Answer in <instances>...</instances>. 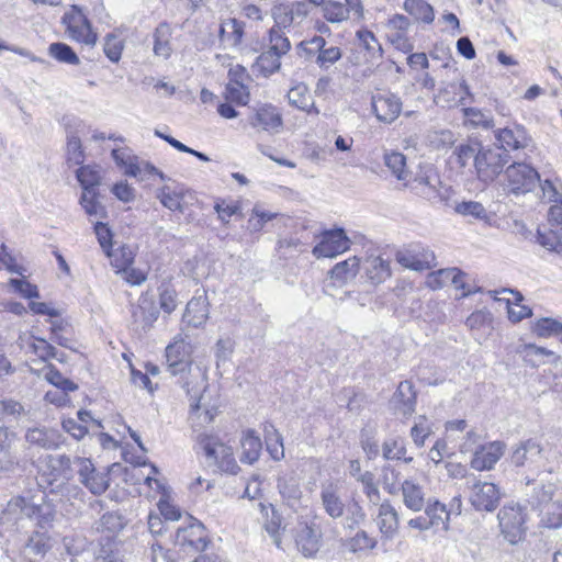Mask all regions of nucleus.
Here are the masks:
<instances>
[{
	"instance_id": "obj_40",
	"label": "nucleus",
	"mask_w": 562,
	"mask_h": 562,
	"mask_svg": "<svg viewBox=\"0 0 562 562\" xmlns=\"http://www.w3.org/2000/svg\"><path fill=\"white\" fill-rule=\"evenodd\" d=\"M366 276L375 284L391 277L390 263L380 256H371L364 262Z\"/></svg>"
},
{
	"instance_id": "obj_54",
	"label": "nucleus",
	"mask_w": 562,
	"mask_h": 562,
	"mask_svg": "<svg viewBox=\"0 0 562 562\" xmlns=\"http://www.w3.org/2000/svg\"><path fill=\"white\" fill-rule=\"evenodd\" d=\"M48 53L59 63L78 65L80 61L74 49L65 43H52L48 47Z\"/></svg>"
},
{
	"instance_id": "obj_45",
	"label": "nucleus",
	"mask_w": 562,
	"mask_h": 562,
	"mask_svg": "<svg viewBox=\"0 0 562 562\" xmlns=\"http://www.w3.org/2000/svg\"><path fill=\"white\" fill-rule=\"evenodd\" d=\"M356 37L358 40V45L366 49L372 59L382 58L383 48L373 32L364 29L359 30L356 33Z\"/></svg>"
},
{
	"instance_id": "obj_9",
	"label": "nucleus",
	"mask_w": 562,
	"mask_h": 562,
	"mask_svg": "<svg viewBox=\"0 0 562 562\" xmlns=\"http://www.w3.org/2000/svg\"><path fill=\"white\" fill-rule=\"evenodd\" d=\"M440 177L431 164H420L418 170L403 186L408 188L415 194L427 200L436 199L439 195Z\"/></svg>"
},
{
	"instance_id": "obj_64",
	"label": "nucleus",
	"mask_w": 562,
	"mask_h": 562,
	"mask_svg": "<svg viewBox=\"0 0 562 562\" xmlns=\"http://www.w3.org/2000/svg\"><path fill=\"white\" fill-rule=\"evenodd\" d=\"M44 378L55 385L58 390L61 391H75L77 390V384H75L69 379L65 378L59 371H57L54 367L47 366L44 368Z\"/></svg>"
},
{
	"instance_id": "obj_41",
	"label": "nucleus",
	"mask_w": 562,
	"mask_h": 562,
	"mask_svg": "<svg viewBox=\"0 0 562 562\" xmlns=\"http://www.w3.org/2000/svg\"><path fill=\"white\" fill-rule=\"evenodd\" d=\"M153 38H154V47H153L154 54L157 57H162L165 59L170 57V55L172 53V48L170 45V38H171L170 26L167 23H160L156 27V30L153 34Z\"/></svg>"
},
{
	"instance_id": "obj_8",
	"label": "nucleus",
	"mask_w": 562,
	"mask_h": 562,
	"mask_svg": "<svg viewBox=\"0 0 562 562\" xmlns=\"http://www.w3.org/2000/svg\"><path fill=\"white\" fill-rule=\"evenodd\" d=\"M501 532L510 543L516 544L524 539L526 515L517 504L505 505L497 515Z\"/></svg>"
},
{
	"instance_id": "obj_29",
	"label": "nucleus",
	"mask_w": 562,
	"mask_h": 562,
	"mask_svg": "<svg viewBox=\"0 0 562 562\" xmlns=\"http://www.w3.org/2000/svg\"><path fill=\"white\" fill-rule=\"evenodd\" d=\"M249 123L252 127L277 132L282 125V117L277 108L265 104L249 117Z\"/></svg>"
},
{
	"instance_id": "obj_32",
	"label": "nucleus",
	"mask_w": 562,
	"mask_h": 562,
	"mask_svg": "<svg viewBox=\"0 0 562 562\" xmlns=\"http://www.w3.org/2000/svg\"><path fill=\"white\" fill-rule=\"evenodd\" d=\"M360 270V259L357 256L337 262L329 271V277L339 285L352 281Z\"/></svg>"
},
{
	"instance_id": "obj_36",
	"label": "nucleus",
	"mask_w": 562,
	"mask_h": 562,
	"mask_svg": "<svg viewBox=\"0 0 562 562\" xmlns=\"http://www.w3.org/2000/svg\"><path fill=\"white\" fill-rule=\"evenodd\" d=\"M241 453L240 461L243 463L252 464L258 461L262 443L259 436L256 435L255 430L248 429L244 432L240 440Z\"/></svg>"
},
{
	"instance_id": "obj_47",
	"label": "nucleus",
	"mask_w": 562,
	"mask_h": 562,
	"mask_svg": "<svg viewBox=\"0 0 562 562\" xmlns=\"http://www.w3.org/2000/svg\"><path fill=\"white\" fill-rule=\"evenodd\" d=\"M80 204L90 217L103 218L105 216L106 212L99 200L97 190L82 191Z\"/></svg>"
},
{
	"instance_id": "obj_6",
	"label": "nucleus",
	"mask_w": 562,
	"mask_h": 562,
	"mask_svg": "<svg viewBox=\"0 0 562 562\" xmlns=\"http://www.w3.org/2000/svg\"><path fill=\"white\" fill-rule=\"evenodd\" d=\"M507 162L508 155L501 148L481 147L474 157V169L481 181L490 183L502 173Z\"/></svg>"
},
{
	"instance_id": "obj_16",
	"label": "nucleus",
	"mask_w": 562,
	"mask_h": 562,
	"mask_svg": "<svg viewBox=\"0 0 562 562\" xmlns=\"http://www.w3.org/2000/svg\"><path fill=\"white\" fill-rule=\"evenodd\" d=\"M409 20L403 14H395L387 20L386 38L398 50L411 53L414 49V43L408 36Z\"/></svg>"
},
{
	"instance_id": "obj_4",
	"label": "nucleus",
	"mask_w": 562,
	"mask_h": 562,
	"mask_svg": "<svg viewBox=\"0 0 562 562\" xmlns=\"http://www.w3.org/2000/svg\"><path fill=\"white\" fill-rule=\"evenodd\" d=\"M206 458L212 460L221 471L236 474L239 471L233 448L222 442L216 436L200 434L196 438Z\"/></svg>"
},
{
	"instance_id": "obj_3",
	"label": "nucleus",
	"mask_w": 562,
	"mask_h": 562,
	"mask_svg": "<svg viewBox=\"0 0 562 562\" xmlns=\"http://www.w3.org/2000/svg\"><path fill=\"white\" fill-rule=\"evenodd\" d=\"M190 381H184L183 387L190 396L189 424L196 437L201 430L211 424L217 415V404L207 395L206 372L202 368L190 371Z\"/></svg>"
},
{
	"instance_id": "obj_18",
	"label": "nucleus",
	"mask_w": 562,
	"mask_h": 562,
	"mask_svg": "<svg viewBox=\"0 0 562 562\" xmlns=\"http://www.w3.org/2000/svg\"><path fill=\"white\" fill-rule=\"evenodd\" d=\"M175 542L182 548L203 550L206 547V533L203 525L190 517L187 526L177 529Z\"/></svg>"
},
{
	"instance_id": "obj_49",
	"label": "nucleus",
	"mask_w": 562,
	"mask_h": 562,
	"mask_svg": "<svg viewBox=\"0 0 562 562\" xmlns=\"http://www.w3.org/2000/svg\"><path fill=\"white\" fill-rule=\"evenodd\" d=\"M322 13L329 23H341L349 19V9L339 1L327 0L322 7Z\"/></svg>"
},
{
	"instance_id": "obj_63",
	"label": "nucleus",
	"mask_w": 562,
	"mask_h": 562,
	"mask_svg": "<svg viewBox=\"0 0 562 562\" xmlns=\"http://www.w3.org/2000/svg\"><path fill=\"white\" fill-rule=\"evenodd\" d=\"M269 49L280 56L286 54L291 47L289 38L279 26H274L269 32Z\"/></svg>"
},
{
	"instance_id": "obj_25",
	"label": "nucleus",
	"mask_w": 562,
	"mask_h": 562,
	"mask_svg": "<svg viewBox=\"0 0 562 562\" xmlns=\"http://www.w3.org/2000/svg\"><path fill=\"white\" fill-rule=\"evenodd\" d=\"M189 190L179 183L165 184L156 191V198L170 211L184 212L186 198Z\"/></svg>"
},
{
	"instance_id": "obj_55",
	"label": "nucleus",
	"mask_w": 562,
	"mask_h": 562,
	"mask_svg": "<svg viewBox=\"0 0 562 562\" xmlns=\"http://www.w3.org/2000/svg\"><path fill=\"white\" fill-rule=\"evenodd\" d=\"M532 330L537 336L543 338L562 336V323L550 317L540 318L535 323Z\"/></svg>"
},
{
	"instance_id": "obj_20",
	"label": "nucleus",
	"mask_w": 562,
	"mask_h": 562,
	"mask_svg": "<svg viewBox=\"0 0 562 562\" xmlns=\"http://www.w3.org/2000/svg\"><path fill=\"white\" fill-rule=\"evenodd\" d=\"M396 260L402 267L414 271H425L436 266L434 251L424 247L398 252Z\"/></svg>"
},
{
	"instance_id": "obj_44",
	"label": "nucleus",
	"mask_w": 562,
	"mask_h": 562,
	"mask_svg": "<svg viewBox=\"0 0 562 562\" xmlns=\"http://www.w3.org/2000/svg\"><path fill=\"white\" fill-rule=\"evenodd\" d=\"M540 522L550 529L562 528V501L546 504L541 509Z\"/></svg>"
},
{
	"instance_id": "obj_17",
	"label": "nucleus",
	"mask_w": 562,
	"mask_h": 562,
	"mask_svg": "<svg viewBox=\"0 0 562 562\" xmlns=\"http://www.w3.org/2000/svg\"><path fill=\"white\" fill-rule=\"evenodd\" d=\"M341 484L338 480H327L321 485V502L325 513L333 519L345 514V503L340 496Z\"/></svg>"
},
{
	"instance_id": "obj_38",
	"label": "nucleus",
	"mask_w": 562,
	"mask_h": 562,
	"mask_svg": "<svg viewBox=\"0 0 562 562\" xmlns=\"http://www.w3.org/2000/svg\"><path fill=\"white\" fill-rule=\"evenodd\" d=\"M289 102L297 109L305 111L308 114L318 115L319 111L315 106L313 99L310 94L308 88L303 85H296L288 92Z\"/></svg>"
},
{
	"instance_id": "obj_30",
	"label": "nucleus",
	"mask_w": 562,
	"mask_h": 562,
	"mask_svg": "<svg viewBox=\"0 0 562 562\" xmlns=\"http://www.w3.org/2000/svg\"><path fill=\"white\" fill-rule=\"evenodd\" d=\"M25 439L29 443L44 449H56L63 442L61 434L53 428L34 427L26 431Z\"/></svg>"
},
{
	"instance_id": "obj_57",
	"label": "nucleus",
	"mask_w": 562,
	"mask_h": 562,
	"mask_svg": "<svg viewBox=\"0 0 562 562\" xmlns=\"http://www.w3.org/2000/svg\"><path fill=\"white\" fill-rule=\"evenodd\" d=\"M542 192V198L548 202L560 204L562 203V182L559 178L551 180L546 179L538 182Z\"/></svg>"
},
{
	"instance_id": "obj_7",
	"label": "nucleus",
	"mask_w": 562,
	"mask_h": 562,
	"mask_svg": "<svg viewBox=\"0 0 562 562\" xmlns=\"http://www.w3.org/2000/svg\"><path fill=\"white\" fill-rule=\"evenodd\" d=\"M112 157L115 164L124 169L126 176L134 177L139 181H145L151 176H158L161 180L166 179L161 171L148 161L140 160L137 156L133 155L130 148H115L112 150Z\"/></svg>"
},
{
	"instance_id": "obj_59",
	"label": "nucleus",
	"mask_w": 562,
	"mask_h": 562,
	"mask_svg": "<svg viewBox=\"0 0 562 562\" xmlns=\"http://www.w3.org/2000/svg\"><path fill=\"white\" fill-rule=\"evenodd\" d=\"M225 99L238 105H246L249 102L250 93L245 83L227 82Z\"/></svg>"
},
{
	"instance_id": "obj_46",
	"label": "nucleus",
	"mask_w": 562,
	"mask_h": 562,
	"mask_svg": "<svg viewBox=\"0 0 562 562\" xmlns=\"http://www.w3.org/2000/svg\"><path fill=\"white\" fill-rule=\"evenodd\" d=\"M383 457L386 460H403L405 463L413 461L412 457H405L406 447L402 438H389L382 446Z\"/></svg>"
},
{
	"instance_id": "obj_58",
	"label": "nucleus",
	"mask_w": 562,
	"mask_h": 562,
	"mask_svg": "<svg viewBox=\"0 0 562 562\" xmlns=\"http://www.w3.org/2000/svg\"><path fill=\"white\" fill-rule=\"evenodd\" d=\"M124 49V41L114 33H109L104 37L103 52L112 61L117 63L121 59Z\"/></svg>"
},
{
	"instance_id": "obj_42",
	"label": "nucleus",
	"mask_w": 562,
	"mask_h": 562,
	"mask_svg": "<svg viewBox=\"0 0 562 562\" xmlns=\"http://www.w3.org/2000/svg\"><path fill=\"white\" fill-rule=\"evenodd\" d=\"M263 432L270 457L276 461L283 459L284 448L280 432L271 424L265 425Z\"/></svg>"
},
{
	"instance_id": "obj_43",
	"label": "nucleus",
	"mask_w": 562,
	"mask_h": 562,
	"mask_svg": "<svg viewBox=\"0 0 562 562\" xmlns=\"http://www.w3.org/2000/svg\"><path fill=\"white\" fill-rule=\"evenodd\" d=\"M403 7L416 21L431 23L435 19L432 7L425 0H405Z\"/></svg>"
},
{
	"instance_id": "obj_48",
	"label": "nucleus",
	"mask_w": 562,
	"mask_h": 562,
	"mask_svg": "<svg viewBox=\"0 0 562 562\" xmlns=\"http://www.w3.org/2000/svg\"><path fill=\"white\" fill-rule=\"evenodd\" d=\"M76 176L83 191L97 190L101 181V172L98 166H82L76 171Z\"/></svg>"
},
{
	"instance_id": "obj_61",
	"label": "nucleus",
	"mask_w": 562,
	"mask_h": 562,
	"mask_svg": "<svg viewBox=\"0 0 562 562\" xmlns=\"http://www.w3.org/2000/svg\"><path fill=\"white\" fill-rule=\"evenodd\" d=\"M432 434V426L425 416H419L411 429V437L414 443L422 448L426 439Z\"/></svg>"
},
{
	"instance_id": "obj_13",
	"label": "nucleus",
	"mask_w": 562,
	"mask_h": 562,
	"mask_svg": "<svg viewBox=\"0 0 562 562\" xmlns=\"http://www.w3.org/2000/svg\"><path fill=\"white\" fill-rule=\"evenodd\" d=\"M505 175L513 193H527L540 182V175L531 166L524 162H514L507 167Z\"/></svg>"
},
{
	"instance_id": "obj_22",
	"label": "nucleus",
	"mask_w": 562,
	"mask_h": 562,
	"mask_svg": "<svg viewBox=\"0 0 562 562\" xmlns=\"http://www.w3.org/2000/svg\"><path fill=\"white\" fill-rule=\"evenodd\" d=\"M78 473L80 482L89 488L92 494L100 495L109 487V475L104 472H97L92 462L88 459H78Z\"/></svg>"
},
{
	"instance_id": "obj_35",
	"label": "nucleus",
	"mask_w": 562,
	"mask_h": 562,
	"mask_svg": "<svg viewBox=\"0 0 562 562\" xmlns=\"http://www.w3.org/2000/svg\"><path fill=\"white\" fill-rule=\"evenodd\" d=\"M378 525L381 533L391 539L398 528V514L396 509L389 503H382L379 507Z\"/></svg>"
},
{
	"instance_id": "obj_39",
	"label": "nucleus",
	"mask_w": 562,
	"mask_h": 562,
	"mask_svg": "<svg viewBox=\"0 0 562 562\" xmlns=\"http://www.w3.org/2000/svg\"><path fill=\"white\" fill-rule=\"evenodd\" d=\"M220 37L232 47L239 46L244 37V23L234 18L224 20L220 27Z\"/></svg>"
},
{
	"instance_id": "obj_26",
	"label": "nucleus",
	"mask_w": 562,
	"mask_h": 562,
	"mask_svg": "<svg viewBox=\"0 0 562 562\" xmlns=\"http://www.w3.org/2000/svg\"><path fill=\"white\" fill-rule=\"evenodd\" d=\"M401 493L404 505L413 510L420 512L427 504V493L423 485L414 479H406L401 484Z\"/></svg>"
},
{
	"instance_id": "obj_31",
	"label": "nucleus",
	"mask_w": 562,
	"mask_h": 562,
	"mask_svg": "<svg viewBox=\"0 0 562 562\" xmlns=\"http://www.w3.org/2000/svg\"><path fill=\"white\" fill-rule=\"evenodd\" d=\"M392 402L397 413L403 416H411L415 412L416 406V393L413 384L408 381L401 382L393 395Z\"/></svg>"
},
{
	"instance_id": "obj_60",
	"label": "nucleus",
	"mask_w": 562,
	"mask_h": 562,
	"mask_svg": "<svg viewBox=\"0 0 562 562\" xmlns=\"http://www.w3.org/2000/svg\"><path fill=\"white\" fill-rule=\"evenodd\" d=\"M454 276H458V268L439 269L428 273L426 284L432 290L440 289L451 283V279L456 278Z\"/></svg>"
},
{
	"instance_id": "obj_14",
	"label": "nucleus",
	"mask_w": 562,
	"mask_h": 562,
	"mask_svg": "<svg viewBox=\"0 0 562 562\" xmlns=\"http://www.w3.org/2000/svg\"><path fill=\"white\" fill-rule=\"evenodd\" d=\"M301 46L307 56H316L315 63L322 69H328L342 56L340 47L327 43L322 36H314L307 42H302Z\"/></svg>"
},
{
	"instance_id": "obj_52",
	"label": "nucleus",
	"mask_w": 562,
	"mask_h": 562,
	"mask_svg": "<svg viewBox=\"0 0 562 562\" xmlns=\"http://www.w3.org/2000/svg\"><path fill=\"white\" fill-rule=\"evenodd\" d=\"M454 210L462 216H470L484 222H488L491 217L483 204L476 201L460 202L456 205Z\"/></svg>"
},
{
	"instance_id": "obj_11",
	"label": "nucleus",
	"mask_w": 562,
	"mask_h": 562,
	"mask_svg": "<svg viewBox=\"0 0 562 562\" xmlns=\"http://www.w3.org/2000/svg\"><path fill=\"white\" fill-rule=\"evenodd\" d=\"M191 344L181 334L177 335L173 340L166 347L168 371L172 375L188 372V378L186 381H190V371H193L198 368L191 367Z\"/></svg>"
},
{
	"instance_id": "obj_5",
	"label": "nucleus",
	"mask_w": 562,
	"mask_h": 562,
	"mask_svg": "<svg viewBox=\"0 0 562 562\" xmlns=\"http://www.w3.org/2000/svg\"><path fill=\"white\" fill-rule=\"evenodd\" d=\"M63 24L66 25V33L69 38L78 43L94 46L98 40L97 33L92 30L91 23L82 9L76 4L65 12Z\"/></svg>"
},
{
	"instance_id": "obj_19",
	"label": "nucleus",
	"mask_w": 562,
	"mask_h": 562,
	"mask_svg": "<svg viewBox=\"0 0 562 562\" xmlns=\"http://www.w3.org/2000/svg\"><path fill=\"white\" fill-rule=\"evenodd\" d=\"M210 317V301L205 291L196 294L187 303L183 322L191 327H203Z\"/></svg>"
},
{
	"instance_id": "obj_33",
	"label": "nucleus",
	"mask_w": 562,
	"mask_h": 562,
	"mask_svg": "<svg viewBox=\"0 0 562 562\" xmlns=\"http://www.w3.org/2000/svg\"><path fill=\"white\" fill-rule=\"evenodd\" d=\"M297 549L306 558L313 557L319 550V535L306 524H301L296 531Z\"/></svg>"
},
{
	"instance_id": "obj_24",
	"label": "nucleus",
	"mask_w": 562,
	"mask_h": 562,
	"mask_svg": "<svg viewBox=\"0 0 562 562\" xmlns=\"http://www.w3.org/2000/svg\"><path fill=\"white\" fill-rule=\"evenodd\" d=\"M504 443L493 441L474 451L471 467L476 471L491 470L504 453Z\"/></svg>"
},
{
	"instance_id": "obj_12",
	"label": "nucleus",
	"mask_w": 562,
	"mask_h": 562,
	"mask_svg": "<svg viewBox=\"0 0 562 562\" xmlns=\"http://www.w3.org/2000/svg\"><path fill=\"white\" fill-rule=\"evenodd\" d=\"M351 246V240L342 228L325 231L319 235V241L314 246L312 254L317 259L334 258Z\"/></svg>"
},
{
	"instance_id": "obj_27",
	"label": "nucleus",
	"mask_w": 562,
	"mask_h": 562,
	"mask_svg": "<svg viewBox=\"0 0 562 562\" xmlns=\"http://www.w3.org/2000/svg\"><path fill=\"white\" fill-rule=\"evenodd\" d=\"M134 329L137 331H147L158 318V311L154 303L140 297L138 304L132 310Z\"/></svg>"
},
{
	"instance_id": "obj_34",
	"label": "nucleus",
	"mask_w": 562,
	"mask_h": 562,
	"mask_svg": "<svg viewBox=\"0 0 562 562\" xmlns=\"http://www.w3.org/2000/svg\"><path fill=\"white\" fill-rule=\"evenodd\" d=\"M384 166L402 184L409 180L411 171L406 166V157L396 150H386L383 155Z\"/></svg>"
},
{
	"instance_id": "obj_28",
	"label": "nucleus",
	"mask_w": 562,
	"mask_h": 562,
	"mask_svg": "<svg viewBox=\"0 0 562 562\" xmlns=\"http://www.w3.org/2000/svg\"><path fill=\"white\" fill-rule=\"evenodd\" d=\"M495 138L501 144L503 148L502 151L505 154L508 149L526 148L530 143V137L522 126L497 130L495 132Z\"/></svg>"
},
{
	"instance_id": "obj_62",
	"label": "nucleus",
	"mask_w": 562,
	"mask_h": 562,
	"mask_svg": "<svg viewBox=\"0 0 562 562\" xmlns=\"http://www.w3.org/2000/svg\"><path fill=\"white\" fill-rule=\"evenodd\" d=\"M357 481L362 484L363 493L368 497L369 502L378 505L381 499V495L375 484L374 474L370 471H366L357 477Z\"/></svg>"
},
{
	"instance_id": "obj_53",
	"label": "nucleus",
	"mask_w": 562,
	"mask_h": 562,
	"mask_svg": "<svg viewBox=\"0 0 562 562\" xmlns=\"http://www.w3.org/2000/svg\"><path fill=\"white\" fill-rule=\"evenodd\" d=\"M280 55L268 49L257 57L255 67L265 77L270 76L280 68Z\"/></svg>"
},
{
	"instance_id": "obj_10",
	"label": "nucleus",
	"mask_w": 562,
	"mask_h": 562,
	"mask_svg": "<svg viewBox=\"0 0 562 562\" xmlns=\"http://www.w3.org/2000/svg\"><path fill=\"white\" fill-rule=\"evenodd\" d=\"M40 479L47 485L63 483L71 477V462L66 454H46L38 459Z\"/></svg>"
},
{
	"instance_id": "obj_23",
	"label": "nucleus",
	"mask_w": 562,
	"mask_h": 562,
	"mask_svg": "<svg viewBox=\"0 0 562 562\" xmlns=\"http://www.w3.org/2000/svg\"><path fill=\"white\" fill-rule=\"evenodd\" d=\"M542 448L533 439L521 442L512 453V462L516 467H539L542 464Z\"/></svg>"
},
{
	"instance_id": "obj_56",
	"label": "nucleus",
	"mask_w": 562,
	"mask_h": 562,
	"mask_svg": "<svg viewBox=\"0 0 562 562\" xmlns=\"http://www.w3.org/2000/svg\"><path fill=\"white\" fill-rule=\"evenodd\" d=\"M492 324H493V315L487 310L475 311L465 321V325L472 331L491 329Z\"/></svg>"
},
{
	"instance_id": "obj_2",
	"label": "nucleus",
	"mask_w": 562,
	"mask_h": 562,
	"mask_svg": "<svg viewBox=\"0 0 562 562\" xmlns=\"http://www.w3.org/2000/svg\"><path fill=\"white\" fill-rule=\"evenodd\" d=\"M1 536L7 557L13 562H35L49 549V538L34 528L20 525H1Z\"/></svg>"
},
{
	"instance_id": "obj_15",
	"label": "nucleus",
	"mask_w": 562,
	"mask_h": 562,
	"mask_svg": "<svg viewBox=\"0 0 562 562\" xmlns=\"http://www.w3.org/2000/svg\"><path fill=\"white\" fill-rule=\"evenodd\" d=\"M498 486L492 482L476 481L471 486L469 499L476 510L493 512L501 501Z\"/></svg>"
},
{
	"instance_id": "obj_37",
	"label": "nucleus",
	"mask_w": 562,
	"mask_h": 562,
	"mask_svg": "<svg viewBox=\"0 0 562 562\" xmlns=\"http://www.w3.org/2000/svg\"><path fill=\"white\" fill-rule=\"evenodd\" d=\"M424 509L431 528L445 531L449 529L450 512L447 510L445 504L438 501L429 502Z\"/></svg>"
},
{
	"instance_id": "obj_21",
	"label": "nucleus",
	"mask_w": 562,
	"mask_h": 562,
	"mask_svg": "<svg viewBox=\"0 0 562 562\" xmlns=\"http://www.w3.org/2000/svg\"><path fill=\"white\" fill-rule=\"evenodd\" d=\"M372 109L380 122L392 123L401 114L402 102L393 93H378L372 97Z\"/></svg>"
},
{
	"instance_id": "obj_1",
	"label": "nucleus",
	"mask_w": 562,
	"mask_h": 562,
	"mask_svg": "<svg viewBox=\"0 0 562 562\" xmlns=\"http://www.w3.org/2000/svg\"><path fill=\"white\" fill-rule=\"evenodd\" d=\"M56 517V506L46 494L37 491L26 496L12 497L0 518V525H20L21 528H46Z\"/></svg>"
},
{
	"instance_id": "obj_50",
	"label": "nucleus",
	"mask_w": 562,
	"mask_h": 562,
	"mask_svg": "<svg viewBox=\"0 0 562 562\" xmlns=\"http://www.w3.org/2000/svg\"><path fill=\"white\" fill-rule=\"evenodd\" d=\"M278 488H279V492L282 496V498L290 505V506H295L301 496H302V491L300 488V485L299 483L293 479H285V477H282V479H279L278 481Z\"/></svg>"
},
{
	"instance_id": "obj_51",
	"label": "nucleus",
	"mask_w": 562,
	"mask_h": 562,
	"mask_svg": "<svg viewBox=\"0 0 562 562\" xmlns=\"http://www.w3.org/2000/svg\"><path fill=\"white\" fill-rule=\"evenodd\" d=\"M106 256L111 259V265L120 272L122 269L134 262V250L130 246H121L115 250L110 249Z\"/></svg>"
}]
</instances>
